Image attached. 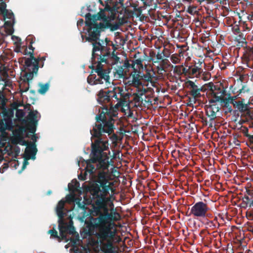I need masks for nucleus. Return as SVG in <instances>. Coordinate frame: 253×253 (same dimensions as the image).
Segmentation results:
<instances>
[{
	"label": "nucleus",
	"instance_id": "obj_1",
	"mask_svg": "<svg viewBox=\"0 0 253 253\" xmlns=\"http://www.w3.org/2000/svg\"><path fill=\"white\" fill-rule=\"evenodd\" d=\"M92 196L90 214L91 217L85 221L84 232L89 238V244L94 248V253H118L115 245L116 229L115 222L121 219L120 214L114 209L109 191L114 188H87Z\"/></svg>",
	"mask_w": 253,
	"mask_h": 253
},
{
	"label": "nucleus",
	"instance_id": "obj_2",
	"mask_svg": "<svg viewBox=\"0 0 253 253\" xmlns=\"http://www.w3.org/2000/svg\"><path fill=\"white\" fill-rule=\"evenodd\" d=\"M114 128L111 121L93 126L90 131L92 140L90 161L92 163H98L97 168L103 170L108 169L109 167L108 160L102 157L103 152L109 149V144L108 140H103L102 136L103 133L110 134L113 132Z\"/></svg>",
	"mask_w": 253,
	"mask_h": 253
},
{
	"label": "nucleus",
	"instance_id": "obj_3",
	"mask_svg": "<svg viewBox=\"0 0 253 253\" xmlns=\"http://www.w3.org/2000/svg\"><path fill=\"white\" fill-rule=\"evenodd\" d=\"M29 51L27 49L25 51V54L29 55L30 57L25 60V67L27 71L23 76V82L27 83L28 85L29 81L33 79L34 75H37L39 70L38 60L34 55L35 48L32 44H29Z\"/></svg>",
	"mask_w": 253,
	"mask_h": 253
},
{
	"label": "nucleus",
	"instance_id": "obj_4",
	"mask_svg": "<svg viewBox=\"0 0 253 253\" xmlns=\"http://www.w3.org/2000/svg\"><path fill=\"white\" fill-rule=\"evenodd\" d=\"M85 26L87 27L88 36L86 38V41L90 42L95 41L99 39L100 33L105 29V23L100 22L98 23L96 21V15H92L90 13L86 14Z\"/></svg>",
	"mask_w": 253,
	"mask_h": 253
},
{
	"label": "nucleus",
	"instance_id": "obj_5",
	"mask_svg": "<svg viewBox=\"0 0 253 253\" xmlns=\"http://www.w3.org/2000/svg\"><path fill=\"white\" fill-rule=\"evenodd\" d=\"M127 105L126 101L119 100L114 106H113L111 104L110 108H108L107 106L104 107L102 108L103 111L102 112L96 116L95 120L96 122L94 126L102 124L104 122H108L111 121L114 125L115 120L113 117H115L117 116V111L120 107H125Z\"/></svg>",
	"mask_w": 253,
	"mask_h": 253
},
{
	"label": "nucleus",
	"instance_id": "obj_6",
	"mask_svg": "<svg viewBox=\"0 0 253 253\" xmlns=\"http://www.w3.org/2000/svg\"><path fill=\"white\" fill-rule=\"evenodd\" d=\"M58 229L60 238L66 242L70 241L75 244L79 240V234L76 231L72 221L69 223L65 222L64 218L58 219Z\"/></svg>",
	"mask_w": 253,
	"mask_h": 253
},
{
	"label": "nucleus",
	"instance_id": "obj_7",
	"mask_svg": "<svg viewBox=\"0 0 253 253\" xmlns=\"http://www.w3.org/2000/svg\"><path fill=\"white\" fill-rule=\"evenodd\" d=\"M94 71L97 75L90 74L87 78V82L89 84L93 85L98 84H103L104 82L110 83L109 72H107V70L103 68V66L102 64L98 63Z\"/></svg>",
	"mask_w": 253,
	"mask_h": 253
},
{
	"label": "nucleus",
	"instance_id": "obj_8",
	"mask_svg": "<svg viewBox=\"0 0 253 253\" xmlns=\"http://www.w3.org/2000/svg\"><path fill=\"white\" fill-rule=\"evenodd\" d=\"M38 117H40V114L37 110L32 111L29 112L26 119L23 120V123L26 126V130H28L29 132L33 134L31 139L35 143L38 138L35 133L36 131L38 125V120L37 118Z\"/></svg>",
	"mask_w": 253,
	"mask_h": 253
},
{
	"label": "nucleus",
	"instance_id": "obj_9",
	"mask_svg": "<svg viewBox=\"0 0 253 253\" xmlns=\"http://www.w3.org/2000/svg\"><path fill=\"white\" fill-rule=\"evenodd\" d=\"M120 58L115 53V50L111 52L110 47L102 45L101 54H99L98 63H105L112 66L117 64Z\"/></svg>",
	"mask_w": 253,
	"mask_h": 253
},
{
	"label": "nucleus",
	"instance_id": "obj_10",
	"mask_svg": "<svg viewBox=\"0 0 253 253\" xmlns=\"http://www.w3.org/2000/svg\"><path fill=\"white\" fill-rule=\"evenodd\" d=\"M210 210L208 205L203 202L200 201L195 203L192 207L189 214L186 213L187 216H193L197 217H205L208 215V211Z\"/></svg>",
	"mask_w": 253,
	"mask_h": 253
},
{
	"label": "nucleus",
	"instance_id": "obj_11",
	"mask_svg": "<svg viewBox=\"0 0 253 253\" xmlns=\"http://www.w3.org/2000/svg\"><path fill=\"white\" fill-rule=\"evenodd\" d=\"M224 91L221 93H217L216 99H211L209 101L210 103H216L219 102L223 108H225V113L226 114L231 113L233 111L231 104L233 105L234 97L229 96L228 98H224L223 97Z\"/></svg>",
	"mask_w": 253,
	"mask_h": 253
},
{
	"label": "nucleus",
	"instance_id": "obj_12",
	"mask_svg": "<svg viewBox=\"0 0 253 253\" xmlns=\"http://www.w3.org/2000/svg\"><path fill=\"white\" fill-rule=\"evenodd\" d=\"M117 9L115 6L107 4L103 11L100 12L99 17L104 21V23L111 22L116 18Z\"/></svg>",
	"mask_w": 253,
	"mask_h": 253
},
{
	"label": "nucleus",
	"instance_id": "obj_13",
	"mask_svg": "<svg viewBox=\"0 0 253 253\" xmlns=\"http://www.w3.org/2000/svg\"><path fill=\"white\" fill-rule=\"evenodd\" d=\"M5 21L4 25L6 32L8 35H12L14 32L13 26L15 23V18L13 13L11 11H8L6 14L2 15Z\"/></svg>",
	"mask_w": 253,
	"mask_h": 253
},
{
	"label": "nucleus",
	"instance_id": "obj_14",
	"mask_svg": "<svg viewBox=\"0 0 253 253\" xmlns=\"http://www.w3.org/2000/svg\"><path fill=\"white\" fill-rule=\"evenodd\" d=\"M99 39H97L95 41H91L90 42H93L92 43V57L91 62L92 64H95L98 63V57L99 54H101V51L102 49V45L99 42L97 41Z\"/></svg>",
	"mask_w": 253,
	"mask_h": 253
},
{
	"label": "nucleus",
	"instance_id": "obj_15",
	"mask_svg": "<svg viewBox=\"0 0 253 253\" xmlns=\"http://www.w3.org/2000/svg\"><path fill=\"white\" fill-rule=\"evenodd\" d=\"M186 86L190 88L189 94L193 97L194 99L201 97L200 92L202 90V88L199 87L194 82L188 80L186 82Z\"/></svg>",
	"mask_w": 253,
	"mask_h": 253
},
{
	"label": "nucleus",
	"instance_id": "obj_16",
	"mask_svg": "<svg viewBox=\"0 0 253 253\" xmlns=\"http://www.w3.org/2000/svg\"><path fill=\"white\" fill-rule=\"evenodd\" d=\"M208 88L211 92V93L213 95V98L212 99H216V97L217 94L216 93H219L220 94L223 91V97L226 95V91L222 84L215 85L211 82L210 83L208 84Z\"/></svg>",
	"mask_w": 253,
	"mask_h": 253
},
{
	"label": "nucleus",
	"instance_id": "obj_17",
	"mask_svg": "<svg viewBox=\"0 0 253 253\" xmlns=\"http://www.w3.org/2000/svg\"><path fill=\"white\" fill-rule=\"evenodd\" d=\"M154 66L156 67L157 73L159 75H163L164 72L167 71V69L170 66L173 67V66L171 65L169 60L167 58L162 60L158 64H154Z\"/></svg>",
	"mask_w": 253,
	"mask_h": 253
},
{
	"label": "nucleus",
	"instance_id": "obj_18",
	"mask_svg": "<svg viewBox=\"0 0 253 253\" xmlns=\"http://www.w3.org/2000/svg\"><path fill=\"white\" fill-rule=\"evenodd\" d=\"M37 151L38 149L36 147V143L35 142H30L27 146L25 151V153L27 157V159H35Z\"/></svg>",
	"mask_w": 253,
	"mask_h": 253
},
{
	"label": "nucleus",
	"instance_id": "obj_19",
	"mask_svg": "<svg viewBox=\"0 0 253 253\" xmlns=\"http://www.w3.org/2000/svg\"><path fill=\"white\" fill-rule=\"evenodd\" d=\"M110 90L104 91L101 89L97 94V101L99 104L108 103L110 101Z\"/></svg>",
	"mask_w": 253,
	"mask_h": 253
},
{
	"label": "nucleus",
	"instance_id": "obj_20",
	"mask_svg": "<svg viewBox=\"0 0 253 253\" xmlns=\"http://www.w3.org/2000/svg\"><path fill=\"white\" fill-rule=\"evenodd\" d=\"M126 22V19L124 18L118 19V22L115 23H111V22H108L105 23V29H109L111 31H115L119 29L120 27Z\"/></svg>",
	"mask_w": 253,
	"mask_h": 253
},
{
	"label": "nucleus",
	"instance_id": "obj_21",
	"mask_svg": "<svg viewBox=\"0 0 253 253\" xmlns=\"http://www.w3.org/2000/svg\"><path fill=\"white\" fill-rule=\"evenodd\" d=\"M26 131V126L21 127L19 130H16L14 133L13 138L12 139V143L15 144H21L23 139L22 133Z\"/></svg>",
	"mask_w": 253,
	"mask_h": 253
},
{
	"label": "nucleus",
	"instance_id": "obj_22",
	"mask_svg": "<svg viewBox=\"0 0 253 253\" xmlns=\"http://www.w3.org/2000/svg\"><path fill=\"white\" fill-rule=\"evenodd\" d=\"M233 106L241 112H246L248 114L250 112L248 104L243 103L242 101H235L234 99Z\"/></svg>",
	"mask_w": 253,
	"mask_h": 253
},
{
	"label": "nucleus",
	"instance_id": "obj_23",
	"mask_svg": "<svg viewBox=\"0 0 253 253\" xmlns=\"http://www.w3.org/2000/svg\"><path fill=\"white\" fill-rule=\"evenodd\" d=\"M140 72L138 70H135L131 74L132 83L131 84L135 87H138L139 85L142 84L140 81V78L141 77L140 75Z\"/></svg>",
	"mask_w": 253,
	"mask_h": 253
},
{
	"label": "nucleus",
	"instance_id": "obj_24",
	"mask_svg": "<svg viewBox=\"0 0 253 253\" xmlns=\"http://www.w3.org/2000/svg\"><path fill=\"white\" fill-rule=\"evenodd\" d=\"M189 77L190 78H199L200 77L201 74L203 72L202 68L198 67L195 65L189 66Z\"/></svg>",
	"mask_w": 253,
	"mask_h": 253
},
{
	"label": "nucleus",
	"instance_id": "obj_25",
	"mask_svg": "<svg viewBox=\"0 0 253 253\" xmlns=\"http://www.w3.org/2000/svg\"><path fill=\"white\" fill-rule=\"evenodd\" d=\"M245 58L247 66L253 68V47L248 49Z\"/></svg>",
	"mask_w": 253,
	"mask_h": 253
},
{
	"label": "nucleus",
	"instance_id": "obj_26",
	"mask_svg": "<svg viewBox=\"0 0 253 253\" xmlns=\"http://www.w3.org/2000/svg\"><path fill=\"white\" fill-rule=\"evenodd\" d=\"M206 115L210 118L209 123H210V126L212 127L213 126L214 120L216 118V113L206 106Z\"/></svg>",
	"mask_w": 253,
	"mask_h": 253
},
{
	"label": "nucleus",
	"instance_id": "obj_27",
	"mask_svg": "<svg viewBox=\"0 0 253 253\" xmlns=\"http://www.w3.org/2000/svg\"><path fill=\"white\" fill-rule=\"evenodd\" d=\"M65 201L63 200L60 201L56 207V213L58 216V219L64 218L65 213L63 211L64 209Z\"/></svg>",
	"mask_w": 253,
	"mask_h": 253
},
{
	"label": "nucleus",
	"instance_id": "obj_28",
	"mask_svg": "<svg viewBox=\"0 0 253 253\" xmlns=\"http://www.w3.org/2000/svg\"><path fill=\"white\" fill-rule=\"evenodd\" d=\"M16 109V106L12 108L7 109L6 107L4 109V111L0 112V115L2 114L4 118L12 119L14 117V111Z\"/></svg>",
	"mask_w": 253,
	"mask_h": 253
},
{
	"label": "nucleus",
	"instance_id": "obj_29",
	"mask_svg": "<svg viewBox=\"0 0 253 253\" xmlns=\"http://www.w3.org/2000/svg\"><path fill=\"white\" fill-rule=\"evenodd\" d=\"M117 90H118V93L120 95V100L126 101L127 103V100L129 99L130 96V94L126 92L125 90L122 87H117Z\"/></svg>",
	"mask_w": 253,
	"mask_h": 253
},
{
	"label": "nucleus",
	"instance_id": "obj_30",
	"mask_svg": "<svg viewBox=\"0 0 253 253\" xmlns=\"http://www.w3.org/2000/svg\"><path fill=\"white\" fill-rule=\"evenodd\" d=\"M95 163H92L90 159L88 160L86 162V167L85 168V174H87V173H89L90 174L92 175L95 170V169L94 166L92 165V164H94Z\"/></svg>",
	"mask_w": 253,
	"mask_h": 253
},
{
	"label": "nucleus",
	"instance_id": "obj_31",
	"mask_svg": "<svg viewBox=\"0 0 253 253\" xmlns=\"http://www.w3.org/2000/svg\"><path fill=\"white\" fill-rule=\"evenodd\" d=\"M79 187H80V183L76 179L73 180L72 182L68 184L69 190L71 192L76 191Z\"/></svg>",
	"mask_w": 253,
	"mask_h": 253
},
{
	"label": "nucleus",
	"instance_id": "obj_32",
	"mask_svg": "<svg viewBox=\"0 0 253 253\" xmlns=\"http://www.w3.org/2000/svg\"><path fill=\"white\" fill-rule=\"evenodd\" d=\"M47 233L50 235V238L57 239L58 242L64 240L63 239H61L60 238L61 235H60L59 236L57 231L54 228L48 230Z\"/></svg>",
	"mask_w": 253,
	"mask_h": 253
},
{
	"label": "nucleus",
	"instance_id": "obj_33",
	"mask_svg": "<svg viewBox=\"0 0 253 253\" xmlns=\"http://www.w3.org/2000/svg\"><path fill=\"white\" fill-rule=\"evenodd\" d=\"M40 88L38 90V92L41 94H44L49 89V84L48 83L45 84H39Z\"/></svg>",
	"mask_w": 253,
	"mask_h": 253
},
{
	"label": "nucleus",
	"instance_id": "obj_34",
	"mask_svg": "<svg viewBox=\"0 0 253 253\" xmlns=\"http://www.w3.org/2000/svg\"><path fill=\"white\" fill-rule=\"evenodd\" d=\"M176 47L179 49L178 54L180 57L183 56L184 53L188 49V46L186 44H176Z\"/></svg>",
	"mask_w": 253,
	"mask_h": 253
},
{
	"label": "nucleus",
	"instance_id": "obj_35",
	"mask_svg": "<svg viewBox=\"0 0 253 253\" xmlns=\"http://www.w3.org/2000/svg\"><path fill=\"white\" fill-rule=\"evenodd\" d=\"M115 74L118 75L119 78H125V76L126 75V73L124 72V68H123V66H119L116 69L115 72Z\"/></svg>",
	"mask_w": 253,
	"mask_h": 253
},
{
	"label": "nucleus",
	"instance_id": "obj_36",
	"mask_svg": "<svg viewBox=\"0 0 253 253\" xmlns=\"http://www.w3.org/2000/svg\"><path fill=\"white\" fill-rule=\"evenodd\" d=\"M4 121L5 123H4V127L5 128V130H11L13 127L12 119H5L4 118Z\"/></svg>",
	"mask_w": 253,
	"mask_h": 253
},
{
	"label": "nucleus",
	"instance_id": "obj_37",
	"mask_svg": "<svg viewBox=\"0 0 253 253\" xmlns=\"http://www.w3.org/2000/svg\"><path fill=\"white\" fill-rule=\"evenodd\" d=\"M207 225L210 228L212 229L216 228V227H219L220 226V224L217 221V218L215 217L213 220L209 221L207 222Z\"/></svg>",
	"mask_w": 253,
	"mask_h": 253
},
{
	"label": "nucleus",
	"instance_id": "obj_38",
	"mask_svg": "<svg viewBox=\"0 0 253 253\" xmlns=\"http://www.w3.org/2000/svg\"><path fill=\"white\" fill-rule=\"evenodd\" d=\"M164 59L162 57V53H160L159 52H158L157 54H156L155 58L154 59L151 58V61L154 65V64L159 63V62Z\"/></svg>",
	"mask_w": 253,
	"mask_h": 253
},
{
	"label": "nucleus",
	"instance_id": "obj_39",
	"mask_svg": "<svg viewBox=\"0 0 253 253\" xmlns=\"http://www.w3.org/2000/svg\"><path fill=\"white\" fill-rule=\"evenodd\" d=\"M8 10L6 9V4L5 2L2 1L0 3V12L2 15H6Z\"/></svg>",
	"mask_w": 253,
	"mask_h": 253
},
{
	"label": "nucleus",
	"instance_id": "obj_40",
	"mask_svg": "<svg viewBox=\"0 0 253 253\" xmlns=\"http://www.w3.org/2000/svg\"><path fill=\"white\" fill-rule=\"evenodd\" d=\"M153 77V75L151 74L150 71H147L146 73L141 77L143 79L147 82H152Z\"/></svg>",
	"mask_w": 253,
	"mask_h": 253
},
{
	"label": "nucleus",
	"instance_id": "obj_41",
	"mask_svg": "<svg viewBox=\"0 0 253 253\" xmlns=\"http://www.w3.org/2000/svg\"><path fill=\"white\" fill-rule=\"evenodd\" d=\"M180 57L178 54H173L170 56V59L173 63L177 64L180 62Z\"/></svg>",
	"mask_w": 253,
	"mask_h": 253
},
{
	"label": "nucleus",
	"instance_id": "obj_42",
	"mask_svg": "<svg viewBox=\"0 0 253 253\" xmlns=\"http://www.w3.org/2000/svg\"><path fill=\"white\" fill-rule=\"evenodd\" d=\"M118 90H117V87L114 88L112 90H110V100L112 98H114L115 99H116L117 101H119L120 98L118 97Z\"/></svg>",
	"mask_w": 253,
	"mask_h": 253
},
{
	"label": "nucleus",
	"instance_id": "obj_43",
	"mask_svg": "<svg viewBox=\"0 0 253 253\" xmlns=\"http://www.w3.org/2000/svg\"><path fill=\"white\" fill-rule=\"evenodd\" d=\"M132 6L133 7V10L137 16H139L142 13V7H138V5L135 3L132 4Z\"/></svg>",
	"mask_w": 253,
	"mask_h": 253
},
{
	"label": "nucleus",
	"instance_id": "obj_44",
	"mask_svg": "<svg viewBox=\"0 0 253 253\" xmlns=\"http://www.w3.org/2000/svg\"><path fill=\"white\" fill-rule=\"evenodd\" d=\"M15 110H16V117L18 119L20 120L24 117L25 112L23 110L18 109L16 106V109Z\"/></svg>",
	"mask_w": 253,
	"mask_h": 253
},
{
	"label": "nucleus",
	"instance_id": "obj_45",
	"mask_svg": "<svg viewBox=\"0 0 253 253\" xmlns=\"http://www.w3.org/2000/svg\"><path fill=\"white\" fill-rule=\"evenodd\" d=\"M212 103V104H211L208 107L209 108H210L211 109L212 111H214V112L217 113L219 111L220 107L215 103Z\"/></svg>",
	"mask_w": 253,
	"mask_h": 253
},
{
	"label": "nucleus",
	"instance_id": "obj_46",
	"mask_svg": "<svg viewBox=\"0 0 253 253\" xmlns=\"http://www.w3.org/2000/svg\"><path fill=\"white\" fill-rule=\"evenodd\" d=\"M4 82V84L2 86H10L12 85V82L11 80L8 79V75L7 74H6V78L2 80Z\"/></svg>",
	"mask_w": 253,
	"mask_h": 253
},
{
	"label": "nucleus",
	"instance_id": "obj_47",
	"mask_svg": "<svg viewBox=\"0 0 253 253\" xmlns=\"http://www.w3.org/2000/svg\"><path fill=\"white\" fill-rule=\"evenodd\" d=\"M181 68H182V65L175 66L174 67L173 73L178 75H182V72H181Z\"/></svg>",
	"mask_w": 253,
	"mask_h": 253
},
{
	"label": "nucleus",
	"instance_id": "obj_48",
	"mask_svg": "<svg viewBox=\"0 0 253 253\" xmlns=\"http://www.w3.org/2000/svg\"><path fill=\"white\" fill-rule=\"evenodd\" d=\"M146 92V90L145 88H137V91L134 93L135 94H137L138 96L142 97V96L145 94V93Z\"/></svg>",
	"mask_w": 253,
	"mask_h": 253
},
{
	"label": "nucleus",
	"instance_id": "obj_49",
	"mask_svg": "<svg viewBox=\"0 0 253 253\" xmlns=\"http://www.w3.org/2000/svg\"><path fill=\"white\" fill-rule=\"evenodd\" d=\"M240 131L244 135V136L247 137L248 136L249 134L248 133L249 129L247 127L242 126L240 127Z\"/></svg>",
	"mask_w": 253,
	"mask_h": 253
},
{
	"label": "nucleus",
	"instance_id": "obj_50",
	"mask_svg": "<svg viewBox=\"0 0 253 253\" xmlns=\"http://www.w3.org/2000/svg\"><path fill=\"white\" fill-rule=\"evenodd\" d=\"M133 61L135 63V65H136V68L138 69H140L143 67L142 60L141 59H137Z\"/></svg>",
	"mask_w": 253,
	"mask_h": 253
},
{
	"label": "nucleus",
	"instance_id": "obj_51",
	"mask_svg": "<svg viewBox=\"0 0 253 253\" xmlns=\"http://www.w3.org/2000/svg\"><path fill=\"white\" fill-rule=\"evenodd\" d=\"M133 95L134 96L133 100L136 103L142 102L143 98L141 97L134 93Z\"/></svg>",
	"mask_w": 253,
	"mask_h": 253
},
{
	"label": "nucleus",
	"instance_id": "obj_52",
	"mask_svg": "<svg viewBox=\"0 0 253 253\" xmlns=\"http://www.w3.org/2000/svg\"><path fill=\"white\" fill-rule=\"evenodd\" d=\"M114 128L113 129V132L111 133L110 134H108V135H111L110 139H112L113 141H117L118 140V135L114 133V129H115V126L114 125Z\"/></svg>",
	"mask_w": 253,
	"mask_h": 253
},
{
	"label": "nucleus",
	"instance_id": "obj_53",
	"mask_svg": "<svg viewBox=\"0 0 253 253\" xmlns=\"http://www.w3.org/2000/svg\"><path fill=\"white\" fill-rule=\"evenodd\" d=\"M26 42L29 44H33L35 42V38L33 35H29L26 38Z\"/></svg>",
	"mask_w": 253,
	"mask_h": 253
},
{
	"label": "nucleus",
	"instance_id": "obj_54",
	"mask_svg": "<svg viewBox=\"0 0 253 253\" xmlns=\"http://www.w3.org/2000/svg\"><path fill=\"white\" fill-rule=\"evenodd\" d=\"M143 3L145 6H150L152 5L153 4H155V2L154 1V0H144Z\"/></svg>",
	"mask_w": 253,
	"mask_h": 253
},
{
	"label": "nucleus",
	"instance_id": "obj_55",
	"mask_svg": "<svg viewBox=\"0 0 253 253\" xmlns=\"http://www.w3.org/2000/svg\"><path fill=\"white\" fill-rule=\"evenodd\" d=\"M189 66L188 67V68H187L183 67V65H182L181 72H182V74L189 76Z\"/></svg>",
	"mask_w": 253,
	"mask_h": 253
},
{
	"label": "nucleus",
	"instance_id": "obj_56",
	"mask_svg": "<svg viewBox=\"0 0 253 253\" xmlns=\"http://www.w3.org/2000/svg\"><path fill=\"white\" fill-rule=\"evenodd\" d=\"M238 40L239 41V43L241 44L242 46H244L245 45L247 44V42L246 41V39L245 38L240 36V39Z\"/></svg>",
	"mask_w": 253,
	"mask_h": 253
},
{
	"label": "nucleus",
	"instance_id": "obj_57",
	"mask_svg": "<svg viewBox=\"0 0 253 253\" xmlns=\"http://www.w3.org/2000/svg\"><path fill=\"white\" fill-rule=\"evenodd\" d=\"M7 100L5 97H0V104H1V106L2 107L6 106Z\"/></svg>",
	"mask_w": 253,
	"mask_h": 253
},
{
	"label": "nucleus",
	"instance_id": "obj_58",
	"mask_svg": "<svg viewBox=\"0 0 253 253\" xmlns=\"http://www.w3.org/2000/svg\"><path fill=\"white\" fill-rule=\"evenodd\" d=\"M5 130V128L4 127V122L2 120H0V132H3Z\"/></svg>",
	"mask_w": 253,
	"mask_h": 253
},
{
	"label": "nucleus",
	"instance_id": "obj_59",
	"mask_svg": "<svg viewBox=\"0 0 253 253\" xmlns=\"http://www.w3.org/2000/svg\"><path fill=\"white\" fill-rule=\"evenodd\" d=\"M78 207L81 209L84 210L85 209V205L81 202L80 200H79L76 202Z\"/></svg>",
	"mask_w": 253,
	"mask_h": 253
},
{
	"label": "nucleus",
	"instance_id": "obj_60",
	"mask_svg": "<svg viewBox=\"0 0 253 253\" xmlns=\"http://www.w3.org/2000/svg\"><path fill=\"white\" fill-rule=\"evenodd\" d=\"M202 122L204 125L205 126H209V127H211L210 126V123H209V121L207 120V119L205 117L202 118Z\"/></svg>",
	"mask_w": 253,
	"mask_h": 253
},
{
	"label": "nucleus",
	"instance_id": "obj_61",
	"mask_svg": "<svg viewBox=\"0 0 253 253\" xmlns=\"http://www.w3.org/2000/svg\"><path fill=\"white\" fill-rule=\"evenodd\" d=\"M122 66H123V68H125L126 69H128L130 68V64L129 63L128 61L126 60L125 61Z\"/></svg>",
	"mask_w": 253,
	"mask_h": 253
},
{
	"label": "nucleus",
	"instance_id": "obj_62",
	"mask_svg": "<svg viewBox=\"0 0 253 253\" xmlns=\"http://www.w3.org/2000/svg\"><path fill=\"white\" fill-rule=\"evenodd\" d=\"M86 175L87 174H85V171L84 175H83L82 174H80V175H79L78 178L81 180H85L87 179L86 177Z\"/></svg>",
	"mask_w": 253,
	"mask_h": 253
},
{
	"label": "nucleus",
	"instance_id": "obj_63",
	"mask_svg": "<svg viewBox=\"0 0 253 253\" xmlns=\"http://www.w3.org/2000/svg\"><path fill=\"white\" fill-rule=\"evenodd\" d=\"M156 54L154 51H151L149 53V61H151V58L154 59L156 57Z\"/></svg>",
	"mask_w": 253,
	"mask_h": 253
},
{
	"label": "nucleus",
	"instance_id": "obj_64",
	"mask_svg": "<svg viewBox=\"0 0 253 253\" xmlns=\"http://www.w3.org/2000/svg\"><path fill=\"white\" fill-rule=\"evenodd\" d=\"M220 68L221 70H225L226 68V63L225 62H222L219 65Z\"/></svg>",
	"mask_w": 253,
	"mask_h": 253
}]
</instances>
